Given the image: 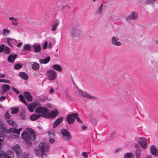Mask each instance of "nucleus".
Wrapping results in <instances>:
<instances>
[{
	"mask_svg": "<svg viewBox=\"0 0 158 158\" xmlns=\"http://www.w3.org/2000/svg\"><path fill=\"white\" fill-rule=\"evenodd\" d=\"M55 142V140L53 138H52L51 137L49 138V142L50 143H53Z\"/></svg>",
	"mask_w": 158,
	"mask_h": 158,
	"instance_id": "obj_47",
	"label": "nucleus"
},
{
	"mask_svg": "<svg viewBox=\"0 0 158 158\" xmlns=\"http://www.w3.org/2000/svg\"><path fill=\"white\" fill-rule=\"evenodd\" d=\"M7 41L8 45L11 47H13L14 45H16L17 43V41L15 39L10 38H7Z\"/></svg>",
	"mask_w": 158,
	"mask_h": 158,
	"instance_id": "obj_16",
	"label": "nucleus"
},
{
	"mask_svg": "<svg viewBox=\"0 0 158 158\" xmlns=\"http://www.w3.org/2000/svg\"><path fill=\"white\" fill-rule=\"evenodd\" d=\"M18 23V19L17 18H15V20L12 21V24L14 25H17Z\"/></svg>",
	"mask_w": 158,
	"mask_h": 158,
	"instance_id": "obj_41",
	"label": "nucleus"
},
{
	"mask_svg": "<svg viewBox=\"0 0 158 158\" xmlns=\"http://www.w3.org/2000/svg\"><path fill=\"white\" fill-rule=\"evenodd\" d=\"M82 155L85 158L88 157V155L87 153L85 152H83L82 153Z\"/></svg>",
	"mask_w": 158,
	"mask_h": 158,
	"instance_id": "obj_48",
	"label": "nucleus"
},
{
	"mask_svg": "<svg viewBox=\"0 0 158 158\" xmlns=\"http://www.w3.org/2000/svg\"><path fill=\"white\" fill-rule=\"evenodd\" d=\"M103 6V4H101L100 6L98 8L96 13L98 14H99L101 13Z\"/></svg>",
	"mask_w": 158,
	"mask_h": 158,
	"instance_id": "obj_37",
	"label": "nucleus"
},
{
	"mask_svg": "<svg viewBox=\"0 0 158 158\" xmlns=\"http://www.w3.org/2000/svg\"><path fill=\"white\" fill-rule=\"evenodd\" d=\"M37 105V104L36 103H33L29 104L27 106L28 109L30 112H32Z\"/></svg>",
	"mask_w": 158,
	"mask_h": 158,
	"instance_id": "obj_23",
	"label": "nucleus"
},
{
	"mask_svg": "<svg viewBox=\"0 0 158 158\" xmlns=\"http://www.w3.org/2000/svg\"><path fill=\"white\" fill-rule=\"evenodd\" d=\"M17 57V55L16 54H15L14 55H13L12 54H10L7 60L10 63H13L15 59Z\"/></svg>",
	"mask_w": 158,
	"mask_h": 158,
	"instance_id": "obj_22",
	"label": "nucleus"
},
{
	"mask_svg": "<svg viewBox=\"0 0 158 158\" xmlns=\"http://www.w3.org/2000/svg\"><path fill=\"white\" fill-rule=\"evenodd\" d=\"M3 35L4 36H6L10 33V30L8 29H5L2 30Z\"/></svg>",
	"mask_w": 158,
	"mask_h": 158,
	"instance_id": "obj_34",
	"label": "nucleus"
},
{
	"mask_svg": "<svg viewBox=\"0 0 158 158\" xmlns=\"http://www.w3.org/2000/svg\"><path fill=\"white\" fill-rule=\"evenodd\" d=\"M76 118V120L77 122H79L80 123H82V121H81V119L79 117H77Z\"/></svg>",
	"mask_w": 158,
	"mask_h": 158,
	"instance_id": "obj_51",
	"label": "nucleus"
},
{
	"mask_svg": "<svg viewBox=\"0 0 158 158\" xmlns=\"http://www.w3.org/2000/svg\"><path fill=\"white\" fill-rule=\"evenodd\" d=\"M10 89V87L9 85L6 84L2 86V94H5L6 92L8 91Z\"/></svg>",
	"mask_w": 158,
	"mask_h": 158,
	"instance_id": "obj_25",
	"label": "nucleus"
},
{
	"mask_svg": "<svg viewBox=\"0 0 158 158\" xmlns=\"http://www.w3.org/2000/svg\"><path fill=\"white\" fill-rule=\"evenodd\" d=\"M2 139H0V149L1 148V144H2Z\"/></svg>",
	"mask_w": 158,
	"mask_h": 158,
	"instance_id": "obj_59",
	"label": "nucleus"
},
{
	"mask_svg": "<svg viewBox=\"0 0 158 158\" xmlns=\"http://www.w3.org/2000/svg\"><path fill=\"white\" fill-rule=\"evenodd\" d=\"M59 114V112L57 110H53L50 113L51 117L55 118Z\"/></svg>",
	"mask_w": 158,
	"mask_h": 158,
	"instance_id": "obj_32",
	"label": "nucleus"
},
{
	"mask_svg": "<svg viewBox=\"0 0 158 158\" xmlns=\"http://www.w3.org/2000/svg\"><path fill=\"white\" fill-rule=\"evenodd\" d=\"M39 147L40 150L41 151L42 156L45 155L46 156L47 154L44 152L48 151L49 148V145L45 142H41L39 144Z\"/></svg>",
	"mask_w": 158,
	"mask_h": 158,
	"instance_id": "obj_4",
	"label": "nucleus"
},
{
	"mask_svg": "<svg viewBox=\"0 0 158 158\" xmlns=\"http://www.w3.org/2000/svg\"><path fill=\"white\" fill-rule=\"evenodd\" d=\"M4 45L3 44H2L0 46V53L2 52L4 49Z\"/></svg>",
	"mask_w": 158,
	"mask_h": 158,
	"instance_id": "obj_46",
	"label": "nucleus"
},
{
	"mask_svg": "<svg viewBox=\"0 0 158 158\" xmlns=\"http://www.w3.org/2000/svg\"><path fill=\"white\" fill-rule=\"evenodd\" d=\"M14 153L12 151L9 150L6 153L2 150H0V158H12Z\"/></svg>",
	"mask_w": 158,
	"mask_h": 158,
	"instance_id": "obj_6",
	"label": "nucleus"
},
{
	"mask_svg": "<svg viewBox=\"0 0 158 158\" xmlns=\"http://www.w3.org/2000/svg\"><path fill=\"white\" fill-rule=\"evenodd\" d=\"M78 115V114L77 113L69 114L67 115L66 118V121L69 124H72L74 123L75 119Z\"/></svg>",
	"mask_w": 158,
	"mask_h": 158,
	"instance_id": "obj_9",
	"label": "nucleus"
},
{
	"mask_svg": "<svg viewBox=\"0 0 158 158\" xmlns=\"http://www.w3.org/2000/svg\"><path fill=\"white\" fill-rule=\"evenodd\" d=\"M52 44L51 42H50L49 43V45H48V48H51L52 47Z\"/></svg>",
	"mask_w": 158,
	"mask_h": 158,
	"instance_id": "obj_56",
	"label": "nucleus"
},
{
	"mask_svg": "<svg viewBox=\"0 0 158 158\" xmlns=\"http://www.w3.org/2000/svg\"><path fill=\"white\" fill-rule=\"evenodd\" d=\"M35 112L37 114L41 113V116L47 118H51L50 111L46 108L40 106L36 108Z\"/></svg>",
	"mask_w": 158,
	"mask_h": 158,
	"instance_id": "obj_3",
	"label": "nucleus"
},
{
	"mask_svg": "<svg viewBox=\"0 0 158 158\" xmlns=\"http://www.w3.org/2000/svg\"><path fill=\"white\" fill-rule=\"evenodd\" d=\"M50 60V57L48 56L44 59L40 60L39 61L41 64H47L49 61Z\"/></svg>",
	"mask_w": 158,
	"mask_h": 158,
	"instance_id": "obj_27",
	"label": "nucleus"
},
{
	"mask_svg": "<svg viewBox=\"0 0 158 158\" xmlns=\"http://www.w3.org/2000/svg\"><path fill=\"white\" fill-rule=\"evenodd\" d=\"M52 68L55 70H57L59 72L62 71V68L59 65L56 64L53 65Z\"/></svg>",
	"mask_w": 158,
	"mask_h": 158,
	"instance_id": "obj_30",
	"label": "nucleus"
},
{
	"mask_svg": "<svg viewBox=\"0 0 158 158\" xmlns=\"http://www.w3.org/2000/svg\"><path fill=\"white\" fill-rule=\"evenodd\" d=\"M34 49L35 52H39L41 51L40 45L38 43H35L32 45Z\"/></svg>",
	"mask_w": 158,
	"mask_h": 158,
	"instance_id": "obj_18",
	"label": "nucleus"
},
{
	"mask_svg": "<svg viewBox=\"0 0 158 158\" xmlns=\"http://www.w3.org/2000/svg\"><path fill=\"white\" fill-rule=\"evenodd\" d=\"M2 82L6 83L9 84L10 83V82L9 80H6L4 79H0V82Z\"/></svg>",
	"mask_w": 158,
	"mask_h": 158,
	"instance_id": "obj_44",
	"label": "nucleus"
},
{
	"mask_svg": "<svg viewBox=\"0 0 158 158\" xmlns=\"http://www.w3.org/2000/svg\"><path fill=\"white\" fill-rule=\"evenodd\" d=\"M123 157L124 158H134V156L133 153L128 152L124 155Z\"/></svg>",
	"mask_w": 158,
	"mask_h": 158,
	"instance_id": "obj_29",
	"label": "nucleus"
},
{
	"mask_svg": "<svg viewBox=\"0 0 158 158\" xmlns=\"http://www.w3.org/2000/svg\"><path fill=\"white\" fill-rule=\"evenodd\" d=\"M13 149L16 154L17 158H23V152L19 144H16L13 147Z\"/></svg>",
	"mask_w": 158,
	"mask_h": 158,
	"instance_id": "obj_8",
	"label": "nucleus"
},
{
	"mask_svg": "<svg viewBox=\"0 0 158 158\" xmlns=\"http://www.w3.org/2000/svg\"><path fill=\"white\" fill-rule=\"evenodd\" d=\"M19 110V108H15L13 109L12 110L11 113L13 114H16L17 113Z\"/></svg>",
	"mask_w": 158,
	"mask_h": 158,
	"instance_id": "obj_38",
	"label": "nucleus"
},
{
	"mask_svg": "<svg viewBox=\"0 0 158 158\" xmlns=\"http://www.w3.org/2000/svg\"><path fill=\"white\" fill-rule=\"evenodd\" d=\"M19 98L20 99V101L23 102L26 105H27V102H26L25 98H24L23 96L21 94H20L19 95Z\"/></svg>",
	"mask_w": 158,
	"mask_h": 158,
	"instance_id": "obj_33",
	"label": "nucleus"
},
{
	"mask_svg": "<svg viewBox=\"0 0 158 158\" xmlns=\"http://www.w3.org/2000/svg\"><path fill=\"white\" fill-rule=\"evenodd\" d=\"M6 99V97L5 96H3L0 97V101H2Z\"/></svg>",
	"mask_w": 158,
	"mask_h": 158,
	"instance_id": "obj_50",
	"label": "nucleus"
},
{
	"mask_svg": "<svg viewBox=\"0 0 158 158\" xmlns=\"http://www.w3.org/2000/svg\"><path fill=\"white\" fill-rule=\"evenodd\" d=\"M23 158H30L29 156V154L27 152H24L23 153Z\"/></svg>",
	"mask_w": 158,
	"mask_h": 158,
	"instance_id": "obj_40",
	"label": "nucleus"
},
{
	"mask_svg": "<svg viewBox=\"0 0 158 158\" xmlns=\"http://www.w3.org/2000/svg\"><path fill=\"white\" fill-rule=\"evenodd\" d=\"M63 120V117H62L59 118L54 122L53 125L54 128L56 127L58 125H59Z\"/></svg>",
	"mask_w": 158,
	"mask_h": 158,
	"instance_id": "obj_21",
	"label": "nucleus"
},
{
	"mask_svg": "<svg viewBox=\"0 0 158 158\" xmlns=\"http://www.w3.org/2000/svg\"><path fill=\"white\" fill-rule=\"evenodd\" d=\"M60 24V22L59 19H56L54 20L52 22L51 25V30L52 31H56Z\"/></svg>",
	"mask_w": 158,
	"mask_h": 158,
	"instance_id": "obj_12",
	"label": "nucleus"
},
{
	"mask_svg": "<svg viewBox=\"0 0 158 158\" xmlns=\"http://www.w3.org/2000/svg\"><path fill=\"white\" fill-rule=\"evenodd\" d=\"M22 128H21L19 129H17L15 127H11L10 129L5 131V129L2 127H0V137L4 138L6 135L5 133L8 134L11 133H15L17 134H20V131L22 130Z\"/></svg>",
	"mask_w": 158,
	"mask_h": 158,
	"instance_id": "obj_2",
	"label": "nucleus"
},
{
	"mask_svg": "<svg viewBox=\"0 0 158 158\" xmlns=\"http://www.w3.org/2000/svg\"><path fill=\"white\" fill-rule=\"evenodd\" d=\"M5 77L4 73H0V77Z\"/></svg>",
	"mask_w": 158,
	"mask_h": 158,
	"instance_id": "obj_54",
	"label": "nucleus"
},
{
	"mask_svg": "<svg viewBox=\"0 0 158 158\" xmlns=\"http://www.w3.org/2000/svg\"><path fill=\"white\" fill-rule=\"evenodd\" d=\"M26 131H24L22 133V138L28 146H31L32 144L31 140L33 141L35 139V134L33 129L31 128H27Z\"/></svg>",
	"mask_w": 158,
	"mask_h": 158,
	"instance_id": "obj_1",
	"label": "nucleus"
},
{
	"mask_svg": "<svg viewBox=\"0 0 158 158\" xmlns=\"http://www.w3.org/2000/svg\"><path fill=\"white\" fill-rule=\"evenodd\" d=\"M40 65L39 63L34 62L32 65V68L33 70H36L40 68Z\"/></svg>",
	"mask_w": 158,
	"mask_h": 158,
	"instance_id": "obj_28",
	"label": "nucleus"
},
{
	"mask_svg": "<svg viewBox=\"0 0 158 158\" xmlns=\"http://www.w3.org/2000/svg\"><path fill=\"white\" fill-rule=\"evenodd\" d=\"M79 93L82 96L86 98L91 99L95 98L94 97L88 95L87 93L82 90H79Z\"/></svg>",
	"mask_w": 158,
	"mask_h": 158,
	"instance_id": "obj_15",
	"label": "nucleus"
},
{
	"mask_svg": "<svg viewBox=\"0 0 158 158\" xmlns=\"http://www.w3.org/2000/svg\"><path fill=\"white\" fill-rule=\"evenodd\" d=\"M5 116L6 119H10V116L8 111H7L6 112Z\"/></svg>",
	"mask_w": 158,
	"mask_h": 158,
	"instance_id": "obj_42",
	"label": "nucleus"
},
{
	"mask_svg": "<svg viewBox=\"0 0 158 158\" xmlns=\"http://www.w3.org/2000/svg\"><path fill=\"white\" fill-rule=\"evenodd\" d=\"M54 135V134H52V133H49V136H51V135Z\"/></svg>",
	"mask_w": 158,
	"mask_h": 158,
	"instance_id": "obj_61",
	"label": "nucleus"
},
{
	"mask_svg": "<svg viewBox=\"0 0 158 158\" xmlns=\"http://www.w3.org/2000/svg\"><path fill=\"white\" fill-rule=\"evenodd\" d=\"M138 141L141 147L145 149L147 147V143L146 140L143 137L139 138Z\"/></svg>",
	"mask_w": 158,
	"mask_h": 158,
	"instance_id": "obj_11",
	"label": "nucleus"
},
{
	"mask_svg": "<svg viewBox=\"0 0 158 158\" xmlns=\"http://www.w3.org/2000/svg\"><path fill=\"white\" fill-rule=\"evenodd\" d=\"M10 48L7 47L5 48V53L6 54H9L10 53Z\"/></svg>",
	"mask_w": 158,
	"mask_h": 158,
	"instance_id": "obj_43",
	"label": "nucleus"
},
{
	"mask_svg": "<svg viewBox=\"0 0 158 158\" xmlns=\"http://www.w3.org/2000/svg\"><path fill=\"white\" fill-rule=\"evenodd\" d=\"M6 120L7 123L10 126L15 127H18V124L14 121L10 119H6Z\"/></svg>",
	"mask_w": 158,
	"mask_h": 158,
	"instance_id": "obj_19",
	"label": "nucleus"
},
{
	"mask_svg": "<svg viewBox=\"0 0 158 158\" xmlns=\"http://www.w3.org/2000/svg\"><path fill=\"white\" fill-rule=\"evenodd\" d=\"M46 75L49 80L53 81L57 77L56 72L53 70L50 69L48 70L46 73Z\"/></svg>",
	"mask_w": 158,
	"mask_h": 158,
	"instance_id": "obj_5",
	"label": "nucleus"
},
{
	"mask_svg": "<svg viewBox=\"0 0 158 158\" xmlns=\"http://www.w3.org/2000/svg\"><path fill=\"white\" fill-rule=\"evenodd\" d=\"M12 90L14 91L15 92L16 94H19V91H18V90L17 89H15L13 87H12Z\"/></svg>",
	"mask_w": 158,
	"mask_h": 158,
	"instance_id": "obj_49",
	"label": "nucleus"
},
{
	"mask_svg": "<svg viewBox=\"0 0 158 158\" xmlns=\"http://www.w3.org/2000/svg\"><path fill=\"white\" fill-rule=\"evenodd\" d=\"M22 65L21 64H15L14 66V68L15 69L18 70L21 68Z\"/></svg>",
	"mask_w": 158,
	"mask_h": 158,
	"instance_id": "obj_36",
	"label": "nucleus"
},
{
	"mask_svg": "<svg viewBox=\"0 0 158 158\" xmlns=\"http://www.w3.org/2000/svg\"><path fill=\"white\" fill-rule=\"evenodd\" d=\"M22 43H20L17 44V46L18 47H19L21 46V45H22Z\"/></svg>",
	"mask_w": 158,
	"mask_h": 158,
	"instance_id": "obj_57",
	"label": "nucleus"
},
{
	"mask_svg": "<svg viewBox=\"0 0 158 158\" xmlns=\"http://www.w3.org/2000/svg\"><path fill=\"white\" fill-rule=\"evenodd\" d=\"M60 133L62 137L65 138L66 140L69 141L71 139L72 136L67 130L65 129H62L60 130Z\"/></svg>",
	"mask_w": 158,
	"mask_h": 158,
	"instance_id": "obj_7",
	"label": "nucleus"
},
{
	"mask_svg": "<svg viewBox=\"0 0 158 158\" xmlns=\"http://www.w3.org/2000/svg\"><path fill=\"white\" fill-rule=\"evenodd\" d=\"M81 34V31L77 27L73 26L70 33L72 37H77Z\"/></svg>",
	"mask_w": 158,
	"mask_h": 158,
	"instance_id": "obj_10",
	"label": "nucleus"
},
{
	"mask_svg": "<svg viewBox=\"0 0 158 158\" xmlns=\"http://www.w3.org/2000/svg\"><path fill=\"white\" fill-rule=\"evenodd\" d=\"M47 46L48 42H47V41H45L43 45V48L44 49H45L47 48Z\"/></svg>",
	"mask_w": 158,
	"mask_h": 158,
	"instance_id": "obj_45",
	"label": "nucleus"
},
{
	"mask_svg": "<svg viewBox=\"0 0 158 158\" xmlns=\"http://www.w3.org/2000/svg\"><path fill=\"white\" fill-rule=\"evenodd\" d=\"M41 117L40 114H32L30 116V119L31 121H35Z\"/></svg>",
	"mask_w": 158,
	"mask_h": 158,
	"instance_id": "obj_26",
	"label": "nucleus"
},
{
	"mask_svg": "<svg viewBox=\"0 0 158 158\" xmlns=\"http://www.w3.org/2000/svg\"><path fill=\"white\" fill-rule=\"evenodd\" d=\"M23 95L25 98L29 102H31L32 100V96L28 92H24Z\"/></svg>",
	"mask_w": 158,
	"mask_h": 158,
	"instance_id": "obj_20",
	"label": "nucleus"
},
{
	"mask_svg": "<svg viewBox=\"0 0 158 158\" xmlns=\"http://www.w3.org/2000/svg\"><path fill=\"white\" fill-rule=\"evenodd\" d=\"M141 153V149H137L135 152V155L136 158H140Z\"/></svg>",
	"mask_w": 158,
	"mask_h": 158,
	"instance_id": "obj_31",
	"label": "nucleus"
},
{
	"mask_svg": "<svg viewBox=\"0 0 158 158\" xmlns=\"http://www.w3.org/2000/svg\"><path fill=\"white\" fill-rule=\"evenodd\" d=\"M138 16L136 13L135 11L132 12L130 15L126 18V19L127 21L130 20H134L137 19Z\"/></svg>",
	"mask_w": 158,
	"mask_h": 158,
	"instance_id": "obj_13",
	"label": "nucleus"
},
{
	"mask_svg": "<svg viewBox=\"0 0 158 158\" xmlns=\"http://www.w3.org/2000/svg\"><path fill=\"white\" fill-rule=\"evenodd\" d=\"M31 46L29 44H26L23 47V49L28 51H30Z\"/></svg>",
	"mask_w": 158,
	"mask_h": 158,
	"instance_id": "obj_35",
	"label": "nucleus"
},
{
	"mask_svg": "<svg viewBox=\"0 0 158 158\" xmlns=\"http://www.w3.org/2000/svg\"><path fill=\"white\" fill-rule=\"evenodd\" d=\"M151 153L155 156H158V150L156 147L154 145H152L150 148Z\"/></svg>",
	"mask_w": 158,
	"mask_h": 158,
	"instance_id": "obj_14",
	"label": "nucleus"
},
{
	"mask_svg": "<svg viewBox=\"0 0 158 158\" xmlns=\"http://www.w3.org/2000/svg\"><path fill=\"white\" fill-rule=\"evenodd\" d=\"M147 158H152V156L150 155H147L146 156Z\"/></svg>",
	"mask_w": 158,
	"mask_h": 158,
	"instance_id": "obj_60",
	"label": "nucleus"
},
{
	"mask_svg": "<svg viewBox=\"0 0 158 158\" xmlns=\"http://www.w3.org/2000/svg\"><path fill=\"white\" fill-rule=\"evenodd\" d=\"M82 128L83 130H85L86 129V127L84 125L82 126Z\"/></svg>",
	"mask_w": 158,
	"mask_h": 158,
	"instance_id": "obj_58",
	"label": "nucleus"
},
{
	"mask_svg": "<svg viewBox=\"0 0 158 158\" xmlns=\"http://www.w3.org/2000/svg\"><path fill=\"white\" fill-rule=\"evenodd\" d=\"M20 117L22 119L25 120L26 118L25 113L24 112H21V113Z\"/></svg>",
	"mask_w": 158,
	"mask_h": 158,
	"instance_id": "obj_39",
	"label": "nucleus"
},
{
	"mask_svg": "<svg viewBox=\"0 0 158 158\" xmlns=\"http://www.w3.org/2000/svg\"><path fill=\"white\" fill-rule=\"evenodd\" d=\"M15 18L14 17H10L9 18V19L10 20H12V21L15 20Z\"/></svg>",
	"mask_w": 158,
	"mask_h": 158,
	"instance_id": "obj_52",
	"label": "nucleus"
},
{
	"mask_svg": "<svg viewBox=\"0 0 158 158\" xmlns=\"http://www.w3.org/2000/svg\"><path fill=\"white\" fill-rule=\"evenodd\" d=\"M19 76L23 79L25 80H27L29 78L28 76L24 72H20L19 74Z\"/></svg>",
	"mask_w": 158,
	"mask_h": 158,
	"instance_id": "obj_24",
	"label": "nucleus"
},
{
	"mask_svg": "<svg viewBox=\"0 0 158 158\" xmlns=\"http://www.w3.org/2000/svg\"><path fill=\"white\" fill-rule=\"evenodd\" d=\"M155 42L156 44H158V40H156Z\"/></svg>",
	"mask_w": 158,
	"mask_h": 158,
	"instance_id": "obj_62",
	"label": "nucleus"
},
{
	"mask_svg": "<svg viewBox=\"0 0 158 158\" xmlns=\"http://www.w3.org/2000/svg\"><path fill=\"white\" fill-rule=\"evenodd\" d=\"M54 91V89L52 88H51L50 90V92L51 94L53 93Z\"/></svg>",
	"mask_w": 158,
	"mask_h": 158,
	"instance_id": "obj_55",
	"label": "nucleus"
},
{
	"mask_svg": "<svg viewBox=\"0 0 158 158\" xmlns=\"http://www.w3.org/2000/svg\"><path fill=\"white\" fill-rule=\"evenodd\" d=\"M135 147L137 148V149H141L140 147H139V145L137 144H135Z\"/></svg>",
	"mask_w": 158,
	"mask_h": 158,
	"instance_id": "obj_53",
	"label": "nucleus"
},
{
	"mask_svg": "<svg viewBox=\"0 0 158 158\" xmlns=\"http://www.w3.org/2000/svg\"><path fill=\"white\" fill-rule=\"evenodd\" d=\"M118 38L115 36H113L112 38L111 42L114 45L119 46L121 45V43L118 41Z\"/></svg>",
	"mask_w": 158,
	"mask_h": 158,
	"instance_id": "obj_17",
	"label": "nucleus"
}]
</instances>
